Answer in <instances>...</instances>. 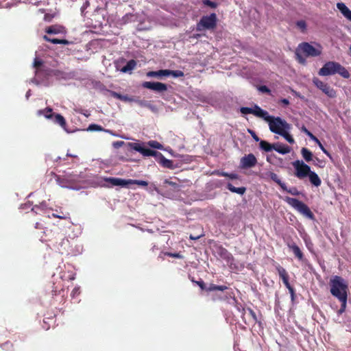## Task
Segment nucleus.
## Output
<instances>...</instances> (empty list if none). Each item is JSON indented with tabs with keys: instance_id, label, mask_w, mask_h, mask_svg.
<instances>
[{
	"instance_id": "28",
	"label": "nucleus",
	"mask_w": 351,
	"mask_h": 351,
	"mask_svg": "<svg viewBox=\"0 0 351 351\" xmlns=\"http://www.w3.org/2000/svg\"><path fill=\"white\" fill-rule=\"evenodd\" d=\"M301 154L306 162L313 160V153L307 148L303 147L301 149Z\"/></svg>"
},
{
	"instance_id": "62",
	"label": "nucleus",
	"mask_w": 351,
	"mask_h": 351,
	"mask_svg": "<svg viewBox=\"0 0 351 351\" xmlns=\"http://www.w3.org/2000/svg\"><path fill=\"white\" fill-rule=\"evenodd\" d=\"M89 5L88 1H86L83 6L82 7V11H83L84 9H86Z\"/></svg>"
},
{
	"instance_id": "29",
	"label": "nucleus",
	"mask_w": 351,
	"mask_h": 351,
	"mask_svg": "<svg viewBox=\"0 0 351 351\" xmlns=\"http://www.w3.org/2000/svg\"><path fill=\"white\" fill-rule=\"evenodd\" d=\"M53 121L58 124H59L64 130H66V121L64 118L60 114H57L55 115Z\"/></svg>"
},
{
	"instance_id": "60",
	"label": "nucleus",
	"mask_w": 351,
	"mask_h": 351,
	"mask_svg": "<svg viewBox=\"0 0 351 351\" xmlns=\"http://www.w3.org/2000/svg\"><path fill=\"white\" fill-rule=\"evenodd\" d=\"M70 42L65 39H60L59 44L68 45Z\"/></svg>"
},
{
	"instance_id": "16",
	"label": "nucleus",
	"mask_w": 351,
	"mask_h": 351,
	"mask_svg": "<svg viewBox=\"0 0 351 351\" xmlns=\"http://www.w3.org/2000/svg\"><path fill=\"white\" fill-rule=\"evenodd\" d=\"M106 181L112 186H120L126 187L129 186V180L121 179L119 178H108Z\"/></svg>"
},
{
	"instance_id": "56",
	"label": "nucleus",
	"mask_w": 351,
	"mask_h": 351,
	"mask_svg": "<svg viewBox=\"0 0 351 351\" xmlns=\"http://www.w3.org/2000/svg\"><path fill=\"white\" fill-rule=\"evenodd\" d=\"M147 108H149L153 112H156L158 111L157 107L154 105H152L150 102L148 104Z\"/></svg>"
},
{
	"instance_id": "34",
	"label": "nucleus",
	"mask_w": 351,
	"mask_h": 351,
	"mask_svg": "<svg viewBox=\"0 0 351 351\" xmlns=\"http://www.w3.org/2000/svg\"><path fill=\"white\" fill-rule=\"evenodd\" d=\"M282 282H283L284 285H285V287L288 289L289 293H291L292 299H293V297H294V289L291 286V285H290V283L289 282V277L287 278L283 279Z\"/></svg>"
},
{
	"instance_id": "58",
	"label": "nucleus",
	"mask_w": 351,
	"mask_h": 351,
	"mask_svg": "<svg viewBox=\"0 0 351 351\" xmlns=\"http://www.w3.org/2000/svg\"><path fill=\"white\" fill-rule=\"evenodd\" d=\"M227 188L228 190H230L231 192L234 193L236 191L237 187L234 186L230 183L228 184Z\"/></svg>"
},
{
	"instance_id": "5",
	"label": "nucleus",
	"mask_w": 351,
	"mask_h": 351,
	"mask_svg": "<svg viewBox=\"0 0 351 351\" xmlns=\"http://www.w3.org/2000/svg\"><path fill=\"white\" fill-rule=\"evenodd\" d=\"M266 121L268 122L271 132L279 135L285 130L291 129V125L278 117H274L270 116V118L267 119Z\"/></svg>"
},
{
	"instance_id": "47",
	"label": "nucleus",
	"mask_w": 351,
	"mask_h": 351,
	"mask_svg": "<svg viewBox=\"0 0 351 351\" xmlns=\"http://www.w3.org/2000/svg\"><path fill=\"white\" fill-rule=\"evenodd\" d=\"M285 191L293 195H298L300 194V192L298 191V190L295 187H292L290 189L287 188V189Z\"/></svg>"
},
{
	"instance_id": "42",
	"label": "nucleus",
	"mask_w": 351,
	"mask_h": 351,
	"mask_svg": "<svg viewBox=\"0 0 351 351\" xmlns=\"http://www.w3.org/2000/svg\"><path fill=\"white\" fill-rule=\"evenodd\" d=\"M148 145L151 147L156 148V149H161L162 147V145L160 143H159L158 142L156 141H149Z\"/></svg>"
},
{
	"instance_id": "43",
	"label": "nucleus",
	"mask_w": 351,
	"mask_h": 351,
	"mask_svg": "<svg viewBox=\"0 0 351 351\" xmlns=\"http://www.w3.org/2000/svg\"><path fill=\"white\" fill-rule=\"evenodd\" d=\"M204 5L210 7L211 8H216L217 6V3L211 1L210 0H203Z\"/></svg>"
},
{
	"instance_id": "57",
	"label": "nucleus",
	"mask_w": 351,
	"mask_h": 351,
	"mask_svg": "<svg viewBox=\"0 0 351 351\" xmlns=\"http://www.w3.org/2000/svg\"><path fill=\"white\" fill-rule=\"evenodd\" d=\"M259 90L262 93H269V89L266 86H261L259 87Z\"/></svg>"
},
{
	"instance_id": "17",
	"label": "nucleus",
	"mask_w": 351,
	"mask_h": 351,
	"mask_svg": "<svg viewBox=\"0 0 351 351\" xmlns=\"http://www.w3.org/2000/svg\"><path fill=\"white\" fill-rule=\"evenodd\" d=\"M287 247L294 254L295 256L300 261L304 260V255L300 247L294 242L287 243Z\"/></svg>"
},
{
	"instance_id": "10",
	"label": "nucleus",
	"mask_w": 351,
	"mask_h": 351,
	"mask_svg": "<svg viewBox=\"0 0 351 351\" xmlns=\"http://www.w3.org/2000/svg\"><path fill=\"white\" fill-rule=\"evenodd\" d=\"M313 83L328 97L334 98L336 97L337 93L335 90L330 86L327 83L321 81L319 78L315 77L313 78Z\"/></svg>"
},
{
	"instance_id": "4",
	"label": "nucleus",
	"mask_w": 351,
	"mask_h": 351,
	"mask_svg": "<svg viewBox=\"0 0 351 351\" xmlns=\"http://www.w3.org/2000/svg\"><path fill=\"white\" fill-rule=\"evenodd\" d=\"M302 54L305 56L316 57L321 54V50L314 47L308 43H302L297 48L295 55L299 62L304 64L306 63V60L302 56Z\"/></svg>"
},
{
	"instance_id": "59",
	"label": "nucleus",
	"mask_w": 351,
	"mask_h": 351,
	"mask_svg": "<svg viewBox=\"0 0 351 351\" xmlns=\"http://www.w3.org/2000/svg\"><path fill=\"white\" fill-rule=\"evenodd\" d=\"M51 215L53 217L60 218V219H66V218H67V217L66 215H58V213H52Z\"/></svg>"
},
{
	"instance_id": "18",
	"label": "nucleus",
	"mask_w": 351,
	"mask_h": 351,
	"mask_svg": "<svg viewBox=\"0 0 351 351\" xmlns=\"http://www.w3.org/2000/svg\"><path fill=\"white\" fill-rule=\"evenodd\" d=\"M51 208H49L47 207V205L45 202H42L40 204L34 205L32 208V211L35 212L36 214L39 213L38 211L43 213V214L47 215L49 217H50L49 215V211Z\"/></svg>"
},
{
	"instance_id": "44",
	"label": "nucleus",
	"mask_w": 351,
	"mask_h": 351,
	"mask_svg": "<svg viewBox=\"0 0 351 351\" xmlns=\"http://www.w3.org/2000/svg\"><path fill=\"white\" fill-rule=\"evenodd\" d=\"M88 130L90 131H101L103 130V128L97 124H91L88 126Z\"/></svg>"
},
{
	"instance_id": "9",
	"label": "nucleus",
	"mask_w": 351,
	"mask_h": 351,
	"mask_svg": "<svg viewBox=\"0 0 351 351\" xmlns=\"http://www.w3.org/2000/svg\"><path fill=\"white\" fill-rule=\"evenodd\" d=\"M293 166L295 168V175L297 178L302 179L306 177L311 171L308 165L305 164L302 160H295L293 162Z\"/></svg>"
},
{
	"instance_id": "31",
	"label": "nucleus",
	"mask_w": 351,
	"mask_h": 351,
	"mask_svg": "<svg viewBox=\"0 0 351 351\" xmlns=\"http://www.w3.org/2000/svg\"><path fill=\"white\" fill-rule=\"evenodd\" d=\"M311 139L317 144V145L319 147V148L322 149V151L326 156H328L329 158H331L330 154L324 148V147L323 146L322 143L319 141V140L315 136L313 135Z\"/></svg>"
},
{
	"instance_id": "52",
	"label": "nucleus",
	"mask_w": 351,
	"mask_h": 351,
	"mask_svg": "<svg viewBox=\"0 0 351 351\" xmlns=\"http://www.w3.org/2000/svg\"><path fill=\"white\" fill-rule=\"evenodd\" d=\"M297 25L298 27H300V29H302V30L305 29H306V23L303 21H298L297 22Z\"/></svg>"
},
{
	"instance_id": "63",
	"label": "nucleus",
	"mask_w": 351,
	"mask_h": 351,
	"mask_svg": "<svg viewBox=\"0 0 351 351\" xmlns=\"http://www.w3.org/2000/svg\"><path fill=\"white\" fill-rule=\"evenodd\" d=\"M209 289L210 291H215V290H217V285H213L210 286V287L209 288Z\"/></svg>"
},
{
	"instance_id": "64",
	"label": "nucleus",
	"mask_w": 351,
	"mask_h": 351,
	"mask_svg": "<svg viewBox=\"0 0 351 351\" xmlns=\"http://www.w3.org/2000/svg\"><path fill=\"white\" fill-rule=\"evenodd\" d=\"M281 102L285 105H288L289 104V101L287 99H282Z\"/></svg>"
},
{
	"instance_id": "20",
	"label": "nucleus",
	"mask_w": 351,
	"mask_h": 351,
	"mask_svg": "<svg viewBox=\"0 0 351 351\" xmlns=\"http://www.w3.org/2000/svg\"><path fill=\"white\" fill-rule=\"evenodd\" d=\"M337 8L345 18L351 21V10L344 3H337Z\"/></svg>"
},
{
	"instance_id": "8",
	"label": "nucleus",
	"mask_w": 351,
	"mask_h": 351,
	"mask_svg": "<svg viewBox=\"0 0 351 351\" xmlns=\"http://www.w3.org/2000/svg\"><path fill=\"white\" fill-rule=\"evenodd\" d=\"M56 180L61 187L73 189L72 184L77 182L80 177L76 174L64 172L63 175L56 176Z\"/></svg>"
},
{
	"instance_id": "15",
	"label": "nucleus",
	"mask_w": 351,
	"mask_h": 351,
	"mask_svg": "<svg viewBox=\"0 0 351 351\" xmlns=\"http://www.w3.org/2000/svg\"><path fill=\"white\" fill-rule=\"evenodd\" d=\"M242 317L245 323H247L246 319H247L248 322H256L257 320L256 313L250 308L243 309Z\"/></svg>"
},
{
	"instance_id": "13",
	"label": "nucleus",
	"mask_w": 351,
	"mask_h": 351,
	"mask_svg": "<svg viewBox=\"0 0 351 351\" xmlns=\"http://www.w3.org/2000/svg\"><path fill=\"white\" fill-rule=\"evenodd\" d=\"M142 86L145 88H148L159 93L167 90V86L165 84L158 82H145L143 83Z\"/></svg>"
},
{
	"instance_id": "1",
	"label": "nucleus",
	"mask_w": 351,
	"mask_h": 351,
	"mask_svg": "<svg viewBox=\"0 0 351 351\" xmlns=\"http://www.w3.org/2000/svg\"><path fill=\"white\" fill-rule=\"evenodd\" d=\"M330 292L338 300L348 299V284L339 276H333L329 282Z\"/></svg>"
},
{
	"instance_id": "30",
	"label": "nucleus",
	"mask_w": 351,
	"mask_h": 351,
	"mask_svg": "<svg viewBox=\"0 0 351 351\" xmlns=\"http://www.w3.org/2000/svg\"><path fill=\"white\" fill-rule=\"evenodd\" d=\"M259 145L261 149H263L265 152H270L272 149H274V144H270L265 141H261Z\"/></svg>"
},
{
	"instance_id": "22",
	"label": "nucleus",
	"mask_w": 351,
	"mask_h": 351,
	"mask_svg": "<svg viewBox=\"0 0 351 351\" xmlns=\"http://www.w3.org/2000/svg\"><path fill=\"white\" fill-rule=\"evenodd\" d=\"M45 32L49 34H64L65 29L64 27L61 25H55L48 27Z\"/></svg>"
},
{
	"instance_id": "19",
	"label": "nucleus",
	"mask_w": 351,
	"mask_h": 351,
	"mask_svg": "<svg viewBox=\"0 0 351 351\" xmlns=\"http://www.w3.org/2000/svg\"><path fill=\"white\" fill-rule=\"evenodd\" d=\"M252 114L263 118L264 120L267 121V119L270 118V115H269L268 112L263 109H261L257 105H255L254 108H252Z\"/></svg>"
},
{
	"instance_id": "39",
	"label": "nucleus",
	"mask_w": 351,
	"mask_h": 351,
	"mask_svg": "<svg viewBox=\"0 0 351 351\" xmlns=\"http://www.w3.org/2000/svg\"><path fill=\"white\" fill-rule=\"evenodd\" d=\"M138 184L143 186H146L148 185V182L144 180H131L129 179V185L130 184Z\"/></svg>"
},
{
	"instance_id": "2",
	"label": "nucleus",
	"mask_w": 351,
	"mask_h": 351,
	"mask_svg": "<svg viewBox=\"0 0 351 351\" xmlns=\"http://www.w3.org/2000/svg\"><path fill=\"white\" fill-rule=\"evenodd\" d=\"M337 73L346 79L350 77L348 71L339 62L333 61L325 63L318 72V74L321 76L332 75Z\"/></svg>"
},
{
	"instance_id": "7",
	"label": "nucleus",
	"mask_w": 351,
	"mask_h": 351,
	"mask_svg": "<svg viewBox=\"0 0 351 351\" xmlns=\"http://www.w3.org/2000/svg\"><path fill=\"white\" fill-rule=\"evenodd\" d=\"M217 15L212 13L210 15L203 16L197 23V31L202 32L206 29H213L217 25Z\"/></svg>"
},
{
	"instance_id": "48",
	"label": "nucleus",
	"mask_w": 351,
	"mask_h": 351,
	"mask_svg": "<svg viewBox=\"0 0 351 351\" xmlns=\"http://www.w3.org/2000/svg\"><path fill=\"white\" fill-rule=\"evenodd\" d=\"M219 175L222 176H226V177H228L230 178V179H237L238 176L237 174L236 173H226V172H221L219 173Z\"/></svg>"
},
{
	"instance_id": "45",
	"label": "nucleus",
	"mask_w": 351,
	"mask_h": 351,
	"mask_svg": "<svg viewBox=\"0 0 351 351\" xmlns=\"http://www.w3.org/2000/svg\"><path fill=\"white\" fill-rule=\"evenodd\" d=\"M134 101L137 103L140 106L145 107V108H147L148 104L149 103V101H146V100H143V99L139 100V99H135V101Z\"/></svg>"
},
{
	"instance_id": "36",
	"label": "nucleus",
	"mask_w": 351,
	"mask_h": 351,
	"mask_svg": "<svg viewBox=\"0 0 351 351\" xmlns=\"http://www.w3.org/2000/svg\"><path fill=\"white\" fill-rule=\"evenodd\" d=\"M282 282H283L284 285H285V287L288 289L289 293H291L292 299H293V297H294V289L291 286V285H290V283L289 282V277L287 278L283 279Z\"/></svg>"
},
{
	"instance_id": "25",
	"label": "nucleus",
	"mask_w": 351,
	"mask_h": 351,
	"mask_svg": "<svg viewBox=\"0 0 351 351\" xmlns=\"http://www.w3.org/2000/svg\"><path fill=\"white\" fill-rule=\"evenodd\" d=\"M307 176H308L309 180L313 185L317 187L321 185V179L315 172L311 171Z\"/></svg>"
},
{
	"instance_id": "12",
	"label": "nucleus",
	"mask_w": 351,
	"mask_h": 351,
	"mask_svg": "<svg viewBox=\"0 0 351 351\" xmlns=\"http://www.w3.org/2000/svg\"><path fill=\"white\" fill-rule=\"evenodd\" d=\"M257 163V159L253 154H249L241 158L240 165L243 169H248L254 167Z\"/></svg>"
},
{
	"instance_id": "37",
	"label": "nucleus",
	"mask_w": 351,
	"mask_h": 351,
	"mask_svg": "<svg viewBox=\"0 0 351 351\" xmlns=\"http://www.w3.org/2000/svg\"><path fill=\"white\" fill-rule=\"evenodd\" d=\"M173 76V77H180L184 76V73L180 70L171 71L169 70L168 76Z\"/></svg>"
},
{
	"instance_id": "23",
	"label": "nucleus",
	"mask_w": 351,
	"mask_h": 351,
	"mask_svg": "<svg viewBox=\"0 0 351 351\" xmlns=\"http://www.w3.org/2000/svg\"><path fill=\"white\" fill-rule=\"evenodd\" d=\"M273 147L275 151L281 154H286L291 152V148L289 146L280 143L274 144Z\"/></svg>"
},
{
	"instance_id": "21",
	"label": "nucleus",
	"mask_w": 351,
	"mask_h": 351,
	"mask_svg": "<svg viewBox=\"0 0 351 351\" xmlns=\"http://www.w3.org/2000/svg\"><path fill=\"white\" fill-rule=\"evenodd\" d=\"M108 92H109V94L110 96H112L117 99L121 100L123 101L132 102L133 101H135V99L134 97H130L128 96L127 95H121L120 93H118L112 91V90H109Z\"/></svg>"
},
{
	"instance_id": "3",
	"label": "nucleus",
	"mask_w": 351,
	"mask_h": 351,
	"mask_svg": "<svg viewBox=\"0 0 351 351\" xmlns=\"http://www.w3.org/2000/svg\"><path fill=\"white\" fill-rule=\"evenodd\" d=\"M128 146L130 149L141 153L144 156H156L158 154L157 152L147 148L144 145L138 143H128ZM158 154L160 156V164L165 167L171 169L173 167V162L167 159L162 154L158 153Z\"/></svg>"
},
{
	"instance_id": "33",
	"label": "nucleus",
	"mask_w": 351,
	"mask_h": 351,
	"mask_svg": "<svg viewBox=\"0 0 351 351\" xmlns=\"http://www.w3.org/2000/svg\"><path fill=\"white\" fill-rule=\"evenodd\" d=\"M276 269L278 271L279 276L280 277V278L282 280L289 277V275H288L287 271L285 270V269H284L281 266L276 267Z\"/></svg>"
},
{
	"instance_id": "27",
	"label": "nucleus",
	"mask_w": 351,
	"mask_h": 351,
	"mask_svg": "<svg viewBox=\"0 0 351 351\" xmlns=\"http://www.w3.org/2000/svg\"><path fill=\"white\" fill-rule=\"evenodd\" d=\"M136 66V62L134 60H131L128 61L125 66H124L121 71L122 73H130L131 72Z\"/></svg>"
},
{
	"instance_id": "6",
	"label": "nucleus",
	"mask_w": 351,
	"mask_h": 351,
	"mask_svg": "<svg viewBox=\"0 0 351 351\" xmlns=\"http://www.w3.org/2000/svg\"><path fill=\"white\" fill-rule=\"evenodd\" d=\"M285 200L288 204H289L291 206H292L305 217L309 219H313L314 215L313 213L308 207V206L302 202L298 200V199L290 197H286Z\"/></svg>"
},
{
	"instance_id": "35",
	"label": "nucleus",
	"mask_w": 351,
	"mask_h": 351,
	"mask_svg": "<svg viewBox=\"0 0 351 351\" xmlns=\"http://www.w3.org/2000/svg\"><path fill=\"white\" fill-rule=\"evenodd\" d=\"M282 282H283L284 285H285V287L288 289L289 293H291L292 299H293V297H294V289L291 286V285H290V283L289 282V277L287 278L283 279Z\"/></svg>"
},
{
	"instance_id": "54",
	"label": "nucleus",
	"mask_w": 351,
	"mask_h": 351,
	"mask_svg": "<svg viewBox=\"0 0 351 351\" xmlns=\"http://www.w3.org/2000/svg\"><path fill=\"white\" fill-rule=\"evenodd\" d=\"M79 294H80V287H75L71 292V296L73 298H74L76 295H78Z\"/></svg>"
},
{
	"instance_id": "26",
	"label": "nucleus",
	"mask_w": 351,
	"mask_h": 351,
	"mask_svg": "<svg viewBox=\"0 0 351 351\" xmlns=\"http://www.w3.org/2000/svg\"><path fill=\"white\" fill-rule=\"evenodd\" d=\"M169 69L159 70L157 71H149L147 75L150 77H168Z\"/></svg>"
},
{
	"instance_id": "41",
	"label": "nucleus",
	"mask_w": 351,
	"mask_h": 351,
	"mask_svg": "<svg viewBox=\"0 0 351 351\" xmlns=\"http://www.w3.org/2000/svg\"><path fill=\"white\" fill-rule=\"evenodd\" d=\"M347 300L348 299L339 300V301L341 302V308L338 311V314L341 315L345 311L347 304Z\"/></svg>"
},
{
	"instance_id": "32",
	"label": "nucleus",
	"mask_w": 351,
	"mask_h": 351,
	"mask_svg": "<svg viewBox=\"0 0 351 351\" xmlns=\"http://www.w3.org/2000/svg\"><path fill=\"white\" fill-rule=\"evenodd\" d=\"M290 130H285L283 132H282L280 135L283 136L286 141H287L289 143L293 144L295 141L292 136L289 133Z\"/></svg>"
},
{
	"instance_id": "24",
	"label": "nucleus",
	"mask_w": 351,
	"mask_h": 351,
	"mask_svg": "<svg viewBox=\"0 0 351 351\" xmlns=\"http://www.w3.org/2000/svg\"><path fill=\"white\" fill-rule=\"evenodd\" d=\"M219 254L225 261L228 263H232V261L233 260V256L232 254L225 248L220 247L219 250Z\"/></svg>"
},
{
	"instance_id": "50",
	"label": "nucleus",
	"mask_w": 351,
	"mask_h": 351,
	"mask_svg": "<svg viewBox=\"0 0 351 351\" xmlns=\"http://www.w3.org/2000/svg\"><path fill=\"white\" fill-rule=\"evenodd\" d=\"M301 131L305 133L310 138H311L313 136V134L309 130H308L304 125L301 128Z\"/></svg>"
},
{
	"instance_id": "14",
	"label": "nucleus",
	"mask_w": 351,
	"mask_h": 351,
	"mask_svg": "<svg viewBox=\"0 0 351 351\" xmlns=\"http://www.w3.org/2000/svg\"><path fill=\"white\" fill-rule=\"evenodd\" d=\"M261 178H262L263 179L266 180L268 179H271L274 182L277 183L281 187V189L282 190L287 189V186H286L285 183L282 182L276 173H274L270 171H267L263 172L261 176Z\"/></svg>"
},
{
	"instance_id": "53",
	"label": "nucleus",
	"mask_w": 351,
	"mask_h": 351,
	"mask_svg": "<svg viewBox=\"0 0 351 351\" xmlns=\"http://www.w3.org/2000/svg\"><path fill=\"white\" fill-rule=\"evenodd\" d=\"M248 132L251 134V136H252L253 139L255 141L258 142L260 141V138L258 137V136L256 134V133L253 130H248Z\"/></svg>"
},
{
	"instance_id": "46",
	"label": "nucleus",
	"mask_w": 351,
	"mask_h": 351,
	"mask_svg": "<svg viewBox=\"0 0 351 351\" xmlns=\"http://www.w3.org/2000/svg\"><path fill=\"white\" fill-rule=\"evenodd\" d=\"M240 111L242 114H252V108H248V107H242L240 109Z\"/></svg>"
},
{
	"instance_id": "55",
	"label": "nucleus",
	"mask_w": 351,
	"mask_h": 351,
	"mask_svg": "<svg viewBox=\"0 0 351 351\" xmlns=\"http://www.w3.org/2000/svg\"><path fill=\"white\" fill-rule=\"evenodd\" d=\"M245 192V187H239V188L237 187L234 193H236L237 194L243 195V194H244Z\"/></svg>"
},
{
	"instance_id": "61",
	"label": "nucleus",
	"mask_w": 351,
	"mask_h": 351,
	"mask_svg": "<svg viewBox=\"0 0 351 351\" xmlns=\"http://www.w3.org/2000/svg\"><path fill=\"white\" fill-rule=\"evenodd\" d=\"M167 255L171 257L180 258L181 256L179 254L167 253Z\"/></svg>"
},
{
	"instance_id": "11",
	"label": "nucleus",
	"mask_w": 351,
	"mask_h": 351,
	"mask_svg": "<svg viewBox=\"0 0 351 351\" xmlns=\"http://www.w3.org/2000/svg\"><path fill=\"white\" fill-rule=\"evenodd\" d=\"M43 65V62L38 58L36 57L34 61V67L36 69L35 72V77L31 80V82L36 84V85H39L43 84V80L42 79V76L45 73L40 66Z\"/></svg>"
},
{
	"instance_id": "49",
	"label": "nucleus",
	"mask_w": 351,
	"mask_h": 351,
	"mask_svg": "<svg viewBox=\"0 0 351 351\" xmlns=\"http://www.w3.org/2000/svg\"><path fill=\"white\" fill-rule=\"evenodd\" d=\"M43 38L47 40V41H49L51 43H53V44H59V42H60V39H57V38H49L47 36H43Z\"/></svg>"
},
{
	"instance_id": "51",
	"label": "nucleus",
	"mask_w": 351,
	"mask_h": 351,
	"mask_svg": "<svg viewBox=\"0 0 351 351\" xmlns=\"http://www.w3.org/2000/svg\"><path fill=\"white\" fill-rule=\"evenodd\" d=\"M124 144H125V143L123 141H115L112 143V146L114 148L118 149V148L122 147Z\"/></svg>"
},
{
	"instance_id": "40",
	"label": "nucleus",
	"mask_w": 351,
	"mask_h": 351,
	"mask_svg": "<svg viewBox=\"0 0 351 351\" xmlns=\"http://www.w3.org/2000/svg\"><path fill=\"white\" fill-rule=\"evenodd\" d=\"M40 114H43L46 118H52V109L50 108H46L45 110H40Z\"/></svg>"
},
{
	"instance_id": "38",
	"label": "nucleus",
	"mask_w": 351,
	"mask_h": 351,
	"mask_svg": "<svg viewBox=\"0 0 351 351\" xmlns=\"http://www.w3.org/2000/svg\"><path fill=\"white\" fill-rule=\"evenodd\" d=\"M303 239H304V241L305 245H306V247L308 248V250H309L310 251H312L313 244L310 237L306 235L303 237Z\"/></svg>"
}]
</instances>
